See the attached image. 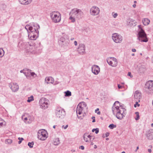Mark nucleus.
<instances>
[{
	"label": "nucleus",
	"instance_id": "obj_1",
	"mask_svg": "<svg viewBox=\"0 0 153 153\" xmlns=\"http://www.w3.org/2000/svg\"><path fill=\"white\" fill-rule=\"evenodd\" d=\"M120 105L119 102H115L112 107V110L113 114L114 115L116 114V117L118 119L122 120L125 117L126 110L122 107H119Z\"/></svg>",
	"mask_w": 153,
	"mask_h": 153
},
{
	"label": "nucleus",
	"instance_id": "obj_2",
	"mask_svg": "<svg viewBox=\"0 0 153 153\" xmlns=\"http://www.w3.org/2000/svg\"><path fill=\"white\" fill-rule=\"evenodd\" d=\"M69 19L72 22H75V19H80L82 18L83 15V12L81 10L74 8L72 10L70 13Z\"/></svg>",
	"mask_w": 153,
	"mask_h": 153
},
{
	"label": "nucleus",
	"instance_id": "obj_3",
	"mask_svg": "<svg viewBox=\"0 0 153 153\" xmlns=\"http://www.w3.org/2000/svg\"><path fill=\"white\" fill-rule=\"evenodd\" d=\"M33 27V29L34 30V33L32 32L29 33L28 37L30 39L32 40H35L39 36L38 29L39 28V25L36 24H33L32 26Z\"/></svg>",
	"mask_w": 153,
	"mask_h": 153
},
{
	"label": "nucleus",
	"instance_id": "obj_4",
	"mask_svg": "<svg viewBox=\"0 0 153 153\" xmlns=\"http://www.w3.org/2000/svg\"><path fill=\"white\" fill-rule=\"evenodd\" d=\"M21 44L23 48L26 49V51L27 52L33 54L35 53V46L30 45L29 42H23Z\"/></svg>",
	"mask_w": 153,
	"mask_h": 153
},
{
	"label": "nucleus",
	"instance_id": "obj_5",
	"mask_svg": "<svg viewBox=\"0 0 153 153\" xmlns=\"http://www.w3.org/2000/svg\"><path fill=\"white\" fill-rule=\"evenodd\" d=\"M140 26L139 25L138 27L140 29L138 33V39L141 42H146L148 41L146 35L144 31L141 28Z\"/></svg>",
	"mask_w": 153,
	"mask_h": 153
},
{
	"label": "nucleus",
	"instance_id": "obj_6",
	"mask_svg": "<svg viewBox=\"0 0 153 153\" xmlns=\"http://www.w3.org/2000/svg\"><path fill=\"white\" fill-rule=\"evenodd\" d=\"M52 21L54 23H58L61 20V15L58 11H53L50 14Z\"/></svg>",
	"mask_w": 153,
	"mask_h": 153
},
{
	"label": "nucleus",
	"instance_id": "obj_7",
	"mask_svg": "<svg viewBox=\"0 0 153 153\" xmlns=\"http://www.w3.org/2000/svg\"><path fill=\"white\" fill-rule=\"evenodd\" d=\"M39 104L42 109H45L48 108L49 105V101L46 98L42 97L39 100Z\"/></svg>",
	"mask_w": 153,
	"mask_h": 153
},
{
	"label": "nucleus",
	"instance_id": "obj_8",
	"mask_svg": "<svg viewBox=\"0 0 153 153\" xmlns=\"http://www.w3.org/2000/svg\"><path fill=\"white\" fill-rule=\"evenodd\" d=\"M48 133L44 129L40 130L38 132V138L42 140H45L48 137Z\"/></svg>",
	"mask_w": 153,
	"mask_h": 153
},
{
	"label": "nucleus",
	"instance_id": "obj_9",
	"mask_svg": "<svg viewBox=\"0 0 153 153\" xmlns=\"http://www.w3.org/2000/svg\"><path fill=\"white\" fill-rule=\"evenodd\" d=\"M56 117L59 118H63L65 114L64 110L61 107H57L55 111Z\"/></svg>",
	"mask_w": 153,
	"mask_h": 153
},
{
	"label": "nucleus",
	"instance_id": "obj_10",
	"mask_svg": "<svg viewBox=\"0 0 153 153\" xmlns=\"http://www.w3.org/2000/svg\"><path fill=\"white\" fill-rule=\"evenodd\" d=\"M83 108L82 106H81L80 104H79L77 106L76 109V113L78 118L80 119H82L83 117L82 112Z\"/></svg>",
	"mask_w": 153,
	"mask_h": 153
},
{
	"label": "nucleus",
	"instance_id": "obj_11",
	"mask_svg": "<svg viewBox=\"0 0 153 153\" xmlns=\"http://www.w3.org/2000/svg\"><path fill=\"white\" fill-rule=\"evenodd\" d=\"M112 38L113 41L116 43H120L123 40L122 36L116 33L112 34Z\"/></svg>",
	"mask_w": 153,
	"mask_h": 153
},
{
	"label": "nucleus",
	"instance_id": "obj_12",
	"mask_svg": "<svg viewBox=\"0 0 153 153\" xmlns=\"http://www.w3.org/2000/svg\"><path fill=\"white\" fill-rule=\"evenodd\" d=\"M77 49L79 53L82 55L85 53V44L82 43L79 44Z\"/></svg>",
	"mask_w": 153,
	"mask_h": 153
},
{
	"label": "nucleus",
	"instance_id": "obj_13",
	"mask_svg": "<svg viewBox=\"0 0 153 153\" xmlns=\"http://www.w3.org/2000/svg\"><path fill=\"white\" fill-rule=\"evenodd\" d=\"M107 62L108 64L113 67L117 66L118 62L116 58L114 57H111L110 59L107 60Z\"/></svg>",
	"mask_w": 153,
	"mask_h": 153
},
{
	"label": "nucleus",
	"instance_id": "obj_14",
	"mask_svg": "<svg viewBox=\"0 0 153 153\" xmlns=\"http://www.w3.org/2000/svg\"><path fill=\"white\" fill-rule=\"evenodd\" d=\"M100 11V9L98 7L93 6L90 9V13L92 15L96 16L99 14Z\"/></svg>",
	"mask_w": 153,
	"mask_h": 153
},
{
	"label": "nucleus",
	"instance_id": "obj_15",
	"mask_svg": "<svg viewBox=\"0 0 153 153\" xmlns=\"http://www.w3.org/2000/svg\"><path fill=\"white\" fill-rule=\"evenodd\" d=\"M22 118L26 123H30L33 121L32 117L27 114H25L22 115Z\"/></svg>",
	"mask_w": 153,
	"mask_h": 153
},
{
	"label": "nucleus",
	"instance_id": "obj_16",
	"mask_svg": "<svg viewBox=\"0 0 153 153\" xmlns=\"http://www.w3.org/2000/svg\"><path fill=\"white\" fill-rule=\"evenodd\" d=\"M146 88L148 89L149 93L153 92V81L150 80L148 81L146 84Z\"/></svg>",
	"mask_w": 153,
	"mask_h": 153
},
{
	"label": "nucleus",
	"instance_id": "obj_17",
	"mask_svg": "<svg viewBox=\"0 0 153 153\" xmlns=\"http://www.w3.org/2000/svg\"><path fill=\"white\" fill-rule=\"evenodd\" d=\"M92 72L95 75H97L100 72V69L99 67L96 65H94L91 68Z\"/></svg>",
	"mask_w": 153,
	"mask_h": 153
},
{
	"label": "nucleus",
	"instance_id": "obj_18",
	"mask_svg": "<svg viewBox=\"0 0 153 153\" xmlns=\"http://www.w3.org/2000/svg\"><path fill=\"white\" fill-rule=\"evenodd\" d=\"M9 86L14 92L17 91L19 89V86L16 83L11 82L9 84Z\"/></svg>",
	"mask_w": 153,
	"mask_h": 153
},
{
	"label": "nucleus",
	"instance_id": "obj_19",
	"mask_svg": "<svg viewBox=\"0 0 153 153\" xmlns=\"http://www.w3.org/2000/svg\"><path fill=\"white\" fill-rule=\"evenodd\" d=\"M92 137V139L94 140V137H93L92 136H91L90 135H88V134L87 133H85L83 136V139L84 141L86 142H88L89 140H90V141H91V140Z\"/></svg>",
	"mask_w": 153,
	"mask_h": 153
},
{
	"label": "nucleus",
	"instance_id": "obj_20",
	"mask_svg": "<svg viewBox=\"0 0 153 153\" xmlns=\"http://www.w3.org/2000/svg\"><path fill=\"white\" fill-rule=\"evenodd\" d=\"M146 136L147 139L152 140L153 139V130L151 129L147 131L146 133Z\"/></svg>",
	"mask_w": 153,
	"mask_h": 153
},
{
	"label": "nucleus",
	"instance_id": "obj_21",
	"mask_svg": "<svg viewBox=\"0 0 153 153\" xmlns=\"http://www.w3.org/2000/svg\"><path fill=\"white\" fill-rule=\"evenodd\" d=\"M134 97L135 99L140 100L141 97V93L138 91H136L134 93Z\"/></svg>",
	"mask_w": 153,
	"mask_h": 153
},
{
	"label": "nucleus",
	"instance_id": "obj_22",
	"mask_svg": "<svg viewBox=\"0 0 153 153\" xmlns=\"http://www.w3.org/2000/svg\"><path fill=\"white\" fill-rule=\"evenodd\" d=\"M25 28L27 30L28 34L29 33H31L32 32L33 33H34V30L33 29V27L27 25L25 26Z\"/></svg>",
	"mask_w": 153,
	"mask_h": 153
},
{
	"label": "nucleus",
	"instance_id": "obj_23",
	"mask_svg": "<svg viewBox=\"0 0 153 153\" xmlns=\"http://www.w3.org/2000/svg\"><path fill=\"white\" fill-rule=\"evenodd\" d=\"M45 82L47 84H53L54 82V79L51 77H46L45 79Z\"/></svg>",
	"mask_w": 153,
	"mask_h": 153
},
{
	"label": "nucleus",
	"instance_id": "obj_24",
	"mask_svg": "<svg viewBox=\"0 0 153 153\" xmlns=\"http://www.w3.org/2000/svg\"><path fill=\"white\" fill-rule=\"evenodd\" d=\"M19 1L22 4L27 5L31 2L32 0H19Z\"/></svg>",
	"mask_w": 153,
	"mask_h": 153
},
{
	"label": "nucleus",
	"instance_id": "obj_25",
	"mask_svg": "<svg viewBox=\"0 0 153 153\" xmlns=\"http://www.w3.org/2000/svg\"><path fill=\"white\" fill-rule=\"evenodd\" d=\"M68 40L65 39V36H63L61 37L59 40V43L60 44L61 43L65 42L66 44H67V40Z\"/></svg>",
	"mask_w": 153,
	"mask_h": 153
},
{
	"label": "nucleus",
	"instance_id": "obj_26",
	"mask_svg": "<svg viewBox=\"0 0 153 153\" xmlns=\"http://www.w3.org/2000/svg\"><path fill=\"white\" fill-rule=\"evenodd\" d=\"M67 42H68L67 44H66L65 42H63L61 43L60 44V45L61 47L66 49L67 48L69 44V41L68 40H67Z\"/></svg>",
	"mask_w": 153,
	"mask_h": 153
},
{
	"label": "nucleus",
	"instance_id": "obj_27",
	"mask_svg": "<svg viewBox=\"0 0 153 153\" xmlns=\"http://www.w3.org/2000/svg\"><path fill=\"white\" fill-rule=\"evenodd\" d=\"M30 71V70L27 69H24L23 70H22L20 71L21 73H23L27 77V72Z\"/></svg>",
	"mask_w": 153,
	"mask_h": 153
},
{
	"label": "nucleus",
	"instance_id": "obj_28",
	"mask_svg": "<svg viewBox=\"0 0 153 153\" xmlns=\"http://www.w3.org/2000/svg\"><path fill=\"white\" fill-rule=\"evenodd\" d=\"M60 143L59 140V138L55 139L53 140V144L54 145H58Z\"/></svg>",
	"mask_w": 153,
	"mask_h": 153
},
{
	"label": "nucleus",
	"instance_id": "obj_29",
	"mask_svg": "<svg viewBox=\"0 0 153 153\" xmlns=\"http://www.w3.org/2000/svg\"><path fill=\"white\" fill-rule=\"evenodd\" d=\"M143 24L145 25H148L150 22L149 20L147 19H145L143 21Z\"/></svg>",
	"mask_w": 153,
	"mask_h": 153
},
{
	"label": "nucleus",
	"instance_id": "obj_30",
	"mask_svg": "<svg viewBox=\"0 0 153 153\" xmlns=\"http://www.w3.org/2000/svg\"><path fill=\"white\" fill-rule=\"evenodd\" d=\"M31 70H30V71H28L27 72V76L29 75H31V76H33L34 77H36L37 75L35 74L34 72H30Z\"/></svg>",
	"mask_w": 153,
	"mask_h": 153
},
{
	"label": "nucleus",
	"instance_id": "obj_31",
	"mask_svg": "<svg viewBox=\"0 0 153 153\" xmlns=\"http://www.w3.org/2000/svg\"><path fill=\"white\" fill-rule=\"evenodd\" d=\"M34 100L33 96V95L30 96L28 97V99L27 101L28 102H31L33 101Z\"/></svg>",
	"mask_w": 153,
	"mask_h": 153
},
{
	"label": "nucleus",
	"instance_id": "obj_32",
	"mask_svg": "<svg viewBox=\"0 0 153 153\" xmlns=\"http://www.w3.org/2000/svg\"><path fill=\"white\" fill-rule=\"evenodd\" d=\"M64 93L65 94V96H70L71 95V92L69 91H65Z\"/></svg>",
	"mask_w": 153,
	"mask_h": 153
},
{
	"label": "nucleus",
	"instance_id": "obj_33",
	"mask_svg": "<svg viewBox=\"0 0 153 153\" xmlns=\"http://www.w3.org/2000/svg\"><path fill=\"white\" fill-rule=\"evenodd\" d=\"M4 52L2 48H0V57H2L4 55Z\"/></svg>",
	"mask_w": 153,
	"mask_h": 153
},
{
	"label": "nucleus",
	"instance_id": "obj_34",
	"mask_svg": "<svg viewBox=\"0 0 153 153\" xmlns=\"http://www.w3.org/2000/svg\"><path fill=\"white\" fill-rule=\"evenodd\" d=\"M135 23L136 22L135 20L131 21V22H129V25H130L135 26L136 25Z\"/></svg>",
	"mask_w": 153,
	"mask_h": 153
},
{
	"label": "nucleus",
	"instance_id": "obj_35",
	"mask_svg": "<svg viewBox=\"0 0 153 153\" xmlns=\"http://www.w3.org/2000/svg\"><path fill=\"white\" fill-rule=\"evenodd\" d=\"M135 114L136 115V117L135 118V119L136 120H137L140 118L139 113L138 112H136Z\"/></svg>",
	"mask_w": 153,
	"mask_h": 153
},
{
	"label": "nucleus",
	"instance_id": "obj_36",
	"mask_svg": "<svg viewBox=\"0 0 153 153\" xmlns=\"http://www.w3.org/2000/svg\"><path fill=\"white\" fill-rule=\"evenodd\" d=\"M140 102V100H137V101H136L135 102V103L134 105V107L136 108L137 106L139 107L140 106V105L138 104V102Z\"/></svg>",
	"mask_w": 153,
	"mask_h": 153
},
{
	"label": "nucleus",
	"instance_id": "obj_37",
	"mask_svg": "<svg viewBox=\"0 0 153 153\" xmlns=\"http://www.w3.org/2000/svg\"><path fill=\"white\" fill-rule=\"evenodd\" d=\"M108 127L111 129H113L114 128L116 127V126L115 125H114L113 124H110Z\"/></svg>",
	"mask_w": 153,
	"mask_h": 153
},
{
	"label": "nucleus",
	"instance_id": "obj_38",
	"mask_svg": "<svg viewBox=\"0 0 153 153\" xmlns=\"http://www.w3.org/2000/svg\"><path fill=\"white\" fill-rule=\"evenodd\" d=\"M34 145V142H29L28 144V145L29 146L30 148H32L33 147V146Z\"/></svg>",
	"mask_w": 153,
	"mask_h": 153
},
{
	"label": "nucleus",
	"instance_id": "obj_39",
	"mask_svg": "<svg viewBox=\"0 0 153 153\" xmlns=\"http://www.w3.org/2000/svg\"><path fill=\"white\" fill-rule=\"evenodd\" d=\"M112 15L114 18H116L118 15L117 13H114V12H112Z\"/></svg>",
	"mask_w": 153,
	"mask_h": 153
},
{
	"label": "nucleus",
	"instance_id": "obj_40",
	"mask_svg": "<svg viewBox=\"0 0 153 153\" xmlns=\"http://www.w3.org/2000/svg\"><path fill=\"white\" fill-rule=\"evenodd\" d=\"M79 104H80L81 106H83L82 107H86V104L84 102H82L79 103Z\"/></svg>",
	"mask_w": 153,
	"mask_h": 153
},
{
	"label": "nucleus",
	"instance_id": "obj_41",
	"mask_svg": "<svg viewBox=\"0 0 153 153\" xmlns=\"http://www.w3.org/2000/svg\"><path fill=\"white\" fill-rule=\"evenodd\" d=\"M12 142V140L11 139L7 140L5 141L6 143L11 144Z\"/></svg>",
	"mask_w": 153,
	"mask_h": 153
},
{
	"label": "nucleus",
	"instance_id": "obj_42",
	"mask_svg": "<svg viewBox=\"0 0 153 153\" xmlns=\"http://www.w3.org/2000/svg\"><path fill=\"white\" fill-rule=\"evenodd\" d=\"M99 109L98 108H97L96 110H95V113H97V114L98 115H99L100 114V112L99 111L98 112H97V111H99Z\"/></svg>",
	"mask_w": 153,
	"mask_h": 153
},
{
	"label": "nucleus",
	"instance_id": "obj_43",
	"mask_svg": "<svg viewBox=\"0 0 153 153\" xmlns=\"http://www.w3.org/2000/svg\"><path fill=\"white\" fill-rule=\"evenodd\" d=\"M95 133L96 134H97L99 132V129L98 128H96V130H95Z\"/></svg>",
	"mask_w": 153,
	"mask_h": 153
},
{
	"label": "nucleus",
	"instance_id": "obj_44",
	"mask_svg": "<svg viewBox=\"0 0 153 153\" xmlns=\"http://www.w3.org/2000/svg\"><path fill=\"white\" fill-rule=\"evenodd\" d=\"M95 117H92V119H93L92 122L94 123L95 122Z\"/></svg>",
	"mask_w": 153,
	"mask_h": 153
},
{
	"label": "nucleus",
	"instance_id": "obj_45",
	"mask_svg": "<svg viewBox=\"0 0 153 153\" xmlns=\"http://www.w3.org/2000/svg\"><path fill=\"white\" fill-rule=\"evenodd\" d=\"M68 127V125H66L65 126H62V128H64L65 129H66Z\"/></svg>",
	"mask_w": 153,
	"mask_h": 153
},
{
	"label": "nucleus",
	"instance_id": "obj_46",
	"mask_svg": "<svg viewBox=\"0 0 153 153\" xmlns=\"http://www.w3.org/2000/svg\"><path fill=\"white\" fill-rule=\"evenodd\" d=\"M79 148L81 149L82 150H83L84 149V147L83 146H81L79 147Z\"/></svg>",
	"mask_w": 153,
	"mask_h": 153
},
{
	"label": "nucleus",
	"instance_id": "obj_47",
	"mask_svg": "<svg viewBox=\"0 0 153 153\" xmlns=\"http://www.w3.org/2000/svg\"><path fill=\"white\" fill-rule=\"evenodd\" d=\"M74 45L75 46H77V42L76 41H75L74 42Z\"/></svg>",
	"mask_w": 153,
	"mask_h": 153
},
{
	"label": "nucleus",
	"instance_id": "obj_48",
	"mask_svg": "<svg viewBox=\"0 0 153 153\" xmlns=\"http://www.w3.org/2000/svg\"><path fill=\"white\" fill-rule=\"evenodd\" d=\"M117 86H118V88H119V89H120V88H122V86H121V85H120L119 84H118L117 85Z\"/></svg>",
	"mask_w": 153,
	"mask_h": 153
},
{
	"label": "nucleus",
	"instance_id": "obj_49",
	"mask_svg": "<svg viewBox=\"0 0 153 153\" xmlns=\"http://www.w3.org/2000/svg\"><path fill=\"white\" fill-rule=\"evenodd\" d=\"M109 133L108 132H107L105 134V136L106 137H108L109 136Z\"/></svg>",
	"mask_w": 153,
	"mask_h": 153
},
{
	"label": "nucleus",
	"instance_id": "obj_50",
	"mask_svg": "<svg viewBox=\"0 0 153 153\" xmlns=\"http://www.w3.org/2000/svg\"><path fill=\"white\" fill-rule=\"evenodd\" d=\"M18 139L19 140H21V141L23 140H24V139L22 137V138H21V137H19L18 138Z\"/></svg>",
	"mask_w": 153,
	"mask_h": 153
},
{
	"label": "nucleus",
	"instance_id": "obj_51",
	"mask_svg": "<svg viewBox=\"0 0 153 153\" xmlns=\"http://www.w3.org/2000/svg\"><path fill=\"white\" fill-rule=\"evenodd\" d=\"M128 76H130L131 77H132V76H131V72H129L128 73Z\"/></svg>",
	"mask_w": 153,
	"mask_h": 153
},
{
	"label": "nucleus",
	"instance_id": "obj_52",
	"mask_svg": "<svg viewBox=\"0 0 153 153\" xmlns=\"http://www.w3.org/2000/svg\"><path fill=\"white\" fill-rule=\"evenodd\" d=\"M3 125V123L1 121H0V127L1 126H2Z\"/></svg>",
	"mask_w": 153,
	"mask_h": 153
},
{
	"label": "nucleus",
	"instance_id": "obj_53",
	"mask_svg": "<svg viewBox=\"0 0 153 153\" xmlns=\"http://www.w3.org/2000/svg\"><path fill=\"white\" fill-rule=\"evenodd\" d=\"M132 51L133 52H135L136 51V50L134 48L132 49Z\"/></svg>",
	"mask_w": 153,
	"mask_h": 153
},
{
	"label": "nucleus",
	"instance_id": "obj_54",
	"mask_svg": "<svg viewBox=\"0 0 153 153\" xmlns=\"http://www.w3.org/2000/svg\"><path fill=\"white\" fill-rule=\"evenodd\" d=\"M91 142V145H93L94 144V143L92 142V140H91V141H90Z\"/></svg>",
	"mask_w": 153,
	"mask_h": 153
},
{
	"label": "nucleus",
	"instance_id": "obj_55",
	"mask_svg": "<svg viewBox=\"0 0 153 153\" xmlns=\"http://www.w3.org/2000/svg\"><path fill=\"white\" fill-rule=\"evenodd\" d=\"M148 151L149 153H151L152 152V150L150 149H148Z\"/></svg>",
	"mask_w": 153,
	"mask_h": 153
},
{
	"label": "nucleus",
	"instance_id": "obj_56",
	"mask_svg": "<svg viewBox=\"0 0 153 153\" xmlns=\"http://www.w3.org/2000/svg\"><path fill=\"white\" fill-rule=\"evenodd\" d=\"M136 6V5L135 4H134L133 5V7L135 8V7Z\"/></svg>",
	"mask_w": 153,
	"mask_h": 153
},
{
	"label": "nucleus",
	"instance_id": "obj_57",
	"mask_svg": "<svg viewBox=\"0 0 153 153\" xmlns=\"http://www.w3.org/2000/svg\"><path fill=\"white\" fill-rule=\"evenodd\" d=\"M21 140H19V141H18V143L20 144L21 143Z\"/></svg>",
	"mask_w": 153,
	"mask_h": 153
},
{
	"label": "nucleus",
	"instance_id": "obj_58",
	"mask_svg": "<svg viewBox=\"0 0 153 153\" xmlns=\"http://www.w3.org/2000/svg\"><path fill=\"white\" fill-rule=\"evenodd\" d=\"M95 130H96V129H95V128L93 129L92 130V132H94V131H95Z\"/></svg>",
	"mask_w": 153,
	"mask_h": 153
},
{
	"label": "nucleus",
	"instance_id": "obj_59",
	"mask_svg": "<svg viewBox=\"0 0 153 153\" xmlns=\"http://www.w3.org/2000/svg\"><path fill=\"white\" fill-rule=\"evenodd\" d=\"M97 148V146L96 145H95L94 146V149H96Z\"/></svg>",
	"mask_w": 153,
	"mask_h": 153
},
{
	"label": "nucleus",
	"instance_id": "obj_60",
	"mask_svg": "<svg viewBox=\"0 0 153 153\" xmlns=\"http://www.w3.org/2000/svg\"><path fill=\"white\" fill-rule=\"evenodd\" d=\"M74 39V38H71V40H73Z\"/></svg>",
	"mask_w": 153,
	"mask_h": 153
},
{
	"label": "nucleus",
	"instance_id": "obj_61",
	"mask_svg": "<svg viewBox=\"0 0 153 153\" xmlns=\"http://www.w3.org/2000/svg\"><path fill=\"white\" fill-rule=\"evenodd\" d=\"M55 127H56V126L55 125H54V126H53V128H55Z\"/></svg>",
	"mask_w": 153,
	"mask_h": 153
},
{
	"label": "nucleus",
	"instance_id": "obj_62",
	"mask_svg": "<svg viewBox=\"0 0 153 153\" xmlns=\"http://www.w3.org/2000/svg\"><path fill=\"white\" fill-rule=\"evenodd\" d=\"M139 149V147H137V149H136V151H137V150H138Z\"/></svg>",
	"mask_w": 153,
	"mask_h": 153
},
{
	"label": "nucleus",
	"instance_id": "obj_63",
	"mask_svg": "<svg viewBox=\"0 0 153 153\" xmlns=\"http://www.w3.org/2000/svg\"><path fill=\"white\" fill-rule=\"evenodd\" d=\"M131 55L132 56H134V53H132V54H131Z\"/></svg>",
	"mask_w": 153,
	"mask_h": 153
},
{
	"label": "nucleus",
	"instance_id": "obj_64",
	"mask_svg": "<svg viewBox=\"0 0 153 153\" xmlns=\"http://www.w3.org/2000/svg\"><path fill=\"white\" fill-rule=\"evenodd\" d=\"M121 153H125L123 151V152H122Z\"/></svg>",
	"mask_w": 153,
	"mask_h": 153
}]
</instances>
